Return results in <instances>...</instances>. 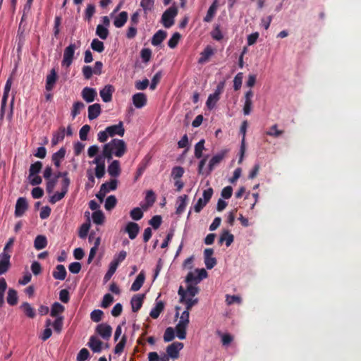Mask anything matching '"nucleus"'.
<instances>
[{
    "mask_svg": "<svg viewBox=\"0 0 361 361\" xmlns=\"http://www.w3.org/2000/svg\"><path fill=\"white\" fill-rule=\"evenodd\" d=\"M104 145H108L109 150L117 157H123L127 151V146L123 140L114 138Z\"/></svg>",
    "mask_w": 361,
    "mask_h": 361,
    "instance_id": "obj_1",
    "label": "nucleus"
},
{
    "mask_svg": "<svg viewBox=\"0 0 361 361\" xmlns=\"http://www.w3.org/2000/svg\"><path fill=\"white\" fill-rule=\"evenodd\" d=\"M178 12L177 7L173 4L163 13L161 22L166 28H169L174 24V18Z\"/></svg>",
    "mask_w": 361,
    "mask_h": 361,
    "instance_id": "obj_2",
    "label": "nucleus"
},
{
    "mask_svg": "<svg viewBox=\"0 0 361 361\" xmlns=\"http://www.w3.org/2000/svg\"><path fill=\"white\" fill-rule=\"evenodd\" d=\"M78 45L75 44H70L65 49L63 52V59L61 62L63 66L69 67L73 61L75 50L77 47L80 46V42H78Z\"/></svg>",
    "mask_w": 361,
    "mask_h": 361,
    "instance_id": "obj_3",
    "label": "nucleus"
},
{
    "mask_svg": "<svg viewBox=\"0 0 361 361\" xmlns=\"http://www.w3.org/2000/svg\"><path fill=\"white\" fill-rule=\"evenodd\" d=\"M195 271L198 273L197 276H195V274L192 271H190L186 277H185V283L188 284H197L199 283L202 280L207 278L208 276V274L207 271L204 269H196Z\"/></svg>",
    "mask_w": 361,
    "mask_h": 361,
    "instance_id": "obj_4",
    "label": "nucleus"
},
{
    "mask_svg": "<svg viewBox=\"0 0 361 361\" xmlns=\"http://www.w3.org/2000/svg\"><path fill=\"white\" fill-rule=\"evenodd\" d=\"M183 343L181 342H173L166 347V355L172 359L179 357V352L183 348Z\"/></svg>",
    "mask_w": 361,
    "mask_h": 361,
    "instance_id": "obj_5",
    "label": "nucleus"
},
{
    "mask_svg": "<svg viewBox=\"0 0 361 361\" xmlns=\"http://www.w3.org/2000/svg\"><path fill=\"white\" fill-rule=\"evenodd\" d=\"M28 209V203L27 199L24 197H19L16 204L15 216L21 217Z\"/></svg>",
    "mask_w": 361,
    "mask_h": 361,
    "instance_id": "obj_6",
    "label": "nucleus"
},
{
    "mask_svg": "<svg viewBox=\"0 0 361 361\" xmlns=\"http://www.w3.org/2000/svg\"><path fill=\"white\" fill-rule=\"evenodd\" d=\"M95 331L103 339L109 340L111 336L112 328L109 324L106 323H102L97 326Z\"/></svg>",
    "mask_w": 361,
    "mask_h": 361,
    "instance_id": "obj_7",
    "label": "nucleus"
},
{
    "mask_svg": "<svg viewBox=\"0 0 361 361\" xmlns=\"http://www.w3.org/2000/svg\"><path fill=\"white\" fill-rule=\"evenodd\" d=\"M228 152V149H223L220 152L217 153L210 159L208 165V171L207 172V176L210 174V173L213 171L214 166L219 164L226 154Z\"/></svg>",
    "mask_w": 361,
    "mask_h": 361,
    "instance_id": "obj_8",
    "label": "nucleus"
},
{
    "mask_svg": "<svg viewBox=\"0 0 361 361\" xmlns=\"http://www.w3.org/2000/svg\"><path fill=\"white\" fill-rule=\"evenodd\" d=\"M106 128V132L109 133L110 137H114L115 135L122 137L125 133L123 121H119L118 124L108 126Z\"/></svg>",
    "mask_w": 361,
    "mask_h": 361,
    "instance_id": "obj_9",
    "label": "nucleus"
},
{
    "mask_svg": "<svg viewBox=\"0 0 361 361\" xmlns=\"http://www.w3.org/2000/svg\"><path fill=\"white\" fill-rule=\"evenodd\" d=\"M247 122L246 121H244L242 123L240 129V133L243 134V138L241 140V145H240V157H239V159H238V164L242 163L243 158H244V154L245 152V133H246V130H247Z\"/></svg>",
    "mask_w": 361,
    "mask_h": 361,
    "instance_id": "obj_10",
    "label": "nucleus"
},
{
    "mask_svg": "<svg viewBox=\"0 0 361 361\" xmlns=\"http://www.w3.org/2000/svg\"><path fill=\"white\" fill-rule=\"evenodd\" d=\"M11 255L8 252H3L0 254V276L7 272L9 269Z\"/></svg>",
    "mask_w": 361,
    "mask_h": 361,
    "instance_id": "obj_11",
    "label": "nucleus"
},
{
    "mask_svg": "<svg viewBox=\"0 0 361 361\" xmlns=\"http://www.w3.org/2000/svg\"><path fill=\"white\" fill-rule=\"evenodd\" d=\"M145 298V294H137L132 297L130 305L133 312H137L142 307Z\"/></svg>",
    "mask_w": 361,
    "mask_h": 361,
    "instance_id": "obj_12",
    "label": "nucleus"
},
{
    "mask_svg": "<svg viewBox=\"0 0 361 361\" xmlns=\"http://www.w3.org/2000/svg\"><path fill=\"white\" fill-rule=\"evenodd\" d=\"M109 175L114 178H117L121 172L120 161L118 160H113L107 167Z\"/></svg>",
    "mask_w": 361,
    "mask_h": 361,
    "instance_id": "obj_13",
    "label": "nucleus"
},
{
    "mask_svg": "<svg viewBox=\"0 0 361 361\" xmlns=\"http://www.w3.org/2000/svg\"><path fill=\"white\" fill-rule=\"evenodd\" d=\"M115 89L112 85H106L99 92L101 98L104 102H109L112 99V94Z\"/></svg>",
    "mask_w": 361,
    "mask_h": 361,
    "instance_id": "obj_14",
    "label": "nucleus"
},
{
    "mask_svg": "<svg viewBox=\"0 0 361 361\" xmlns=\"http://www.w3.org/2000/svg\"><path fill=\"white\" fill-rule=\"evenodd\" d=\"M133 103L137 109H141L147 104V96L145 93L138 92L133 95Z\"/></svg>",
    "mask_w": 361,
    "mask_h": 361,
    "instance_id": "obj_15",
    "label": "nucleus"
},
{
    "mask_svg": "<svg viewBox=\"0 0 361 361\" xmlns=\"http://www.w3.org/2000/svg\"><path fill=\"white\" fill-rule=\"evenodd\" d=\"M102 341L98 339L95 336H92L87 343L89 348L93 353H100L102 350Z\"/></svg>",
    "mask_w": 361,
    "mask_h": 361,
    "instance_id": "obj_16",
    "label": "nucleus"
},
{
    "mask_svg": "<svg viewBox=\"0 0 361 361\" xmlns=\"http://www.w3.org/2000/svg\"><path fill=\"white\" fill-rule=\"evenodd\" d=\"M57 80V73L54 68H52L47 76L45 88L47 91L53 90Z\"/></svg>",
    "mask_w": 361,
    "mask_h": 361,
    "instance_id": "obj_17",
    "label": "nucleus"
},
{
    "mask_svg": "<svg viewBox=\"0 0 361 361\" xmlns=\"http://www.w3.org/2000/svg\"><path fill=\"white\" fill-rule=\"evenodd\" d=\"M140 231L139 225L135 222H128L126 226V231L128 233L129 238L135 239Z\"/></svg>",
    "mask_w": 361,
    "mask_h": 361,
    "instance_id": "obj_18",
    "label": "nucleus"
},
{
    "mask_svg": "<svg viewBox=\"0 0 361 361\" xmlns=\"http://www.w3.org/2000/svg\"><path fill=\"white\" fill-rule=\"evenodd\" d=\"M96 96L97 92L94 88L86 87L82 90V97L87 103L92 102Z\"/></svg>",
    "mask_w": 361,
    "mask_h": 361,
    "instance_id": "obj_19",
    "label": "nucleus"
},
{
    "mask_svg": "<svg viewBox=\"0 0 361 361\" xmlns=\"http://www.w3.org/2000/svg\"><path fill=\"white\" fill-rule=\"evenodd\" d=\"M234 240V235L228 230H223L219 239V244L226 243V247H229Z\"/></svg>",
    "mask_w": 361,
    "mask_h": 361,
    "instance_id": "obj_20",
    "label": "nucleus"
},
{
    "mask_svg": "<svg viewBox=\"0 0 361 361\" xmlns=\"http://www.w3.org/2000/svg\"><path fill=\"white\" fill-rule=\"evenodd\" d=\"M145 280V274L144 271H141L140 274L137 276L135 280L133 283L130 290L131 291H137L139 290L141 287L142 286Z\"/></svg>",
    "mask_w": 361,
    "mask_h": 361,
    "instance_id": "obj_21",
    "label": "nucleus"
},
{
    "mask_svg": "<svg viewBox=\"0 0 361 361\" xmlns=\"http://www.w3.org/2000/svg\"><path fill=\"white\" fill-rule=\"evenodd\" d=\"M68 187L61 185V192H56L53 195L49 197V202L52 204L62 200L68 191Z\"/></svg>",
    "mask_w": 361,
    "mask_h": 361,
    "instance_id": "obj_22",
    "label": "nucleus"
},
{
    "mask_svg": "<svg viewBox=\"0 0 361 361\" xmlns=\"http://www.w3.org/2000/svg\"><path fill=\"white\" fill-rule=\"evenodd\" d=\"M101 106L99 104H94L88 106V118L94 120L97 118L101 114Z\"/></svg>",
    "mask_w": 361,
    "mask_h": 361,
    "instance_id": "obj_23",
    "label": "nucleus"
},
{
    "mask_svg": "<svg viewBox=\"0 0 361 361\" xmlns=\"http://www.w3.org/2000/svg\"><path fill=\"white\" fill-rule=\"evenodd\" d=\"M66 152V149L64 147H61L56 152L52 154L51 160L57 168L61 166V161L64 159Z\"/></svg>",
    "mask_w": 361,
    "mask_h": 361,
    "instance_id": "obj_24",
    "label": "nucleus"
},
{
    "mask_svg": "<svg viewBox=\"0 0 361 361\" xmlns=\"http://www.w3.org/2000/svg\"><path fill=\"white\" fill-rule=\"evenodd\" d=\"M167 32L163 30H158L152 37L151 43L154 46H159L166 39Z\"/></svg>",
    "mask_w": 361,
    "mask_h": 361,
    "instance_id": "obj_25",
    "label": "nucleus"
},
{
    "mask_svg": "<svg viewBox=\"0 0 361 361\" xmlns=\"http://www.w3.org/2000/svg\"><path fill=\"white\" fill-rule=\"evenodd\" d=\"M164 309V302L161 300H156L155 306L151 310L149 315L153 319H157L159 317L161 312Z\"/></svg>",
    "mask_w": 361,
    "mask_h": 361,
    "instance_id": "obj_26",
    "label": "nucleus"
},
{
    "mask_svg": "<svg viewBox=\"0 0 361 361\" xmlns=\"http://www.w3.org/2000/svg\"><path fill=\"white\" fill-rule=\"evenodd\" d=\"M128 15L126 11H121L114 20V25L116 27H122L128 20Z\"/></svg>",
    "mask_w": 361,
    "mask_h": 361,
    "instance_id": "obj_27",
    "label": "nucleus"
},
{
    "mask_svg": "<svg viewBox=\"0 0 361 361\" xmlns=\"http://www.w3.org/2000/svg\"><path fill=\"white\" fill-rule=\"evenodd\" d=\"M66 129L64 127H60L56 132L53 133L51 138V145H56L59 142L62 141L65 137Z\"/></svg>",
    "mask_w": 361,
    "mask_h": 361,
    "instance_id": "obj_28",
    "label": "nucleus"
},
{
    "mask_svg": "<svg viewBox=\"0 0 361 361\" xmlns=\"http://www.w3.org/2000/svg\"><path fill=\"white\" fill-rule=\"evenodd\" d=\"M67 275L65 267L63 264H58L56 267V270L53 272V277L55 279L63 281L66 279Z\"/></svg>",
    "mask_w": 361,
    "mask_h": 361,
    "instance_id": "obj_29",
    "label": "nucleus"
},
{
    "mask_svg": "<svg viewBox=\"0 0 361 361\" xmlns=\"http://www.w3.org/2000/svg\"><path fill=\"white\" fill-rule=\"evenodd\" d=\"M217 3L218 0H214L212 4L209 6L207 13L203 19L204 22L209 23L212 20L217 10Z\"/></svg>",
    "mask_w": 361,
    "mask_h": 361,
    "instance_id": "obj_30",
    "label": "nucleus"
},
{
    "mask_svg": "<svg viewBox=\"0 0 361 361\" xmlns=\"http://www.w3.org/2000/svg\"><path fill=\"white\" fill-rule=\"evenodd\" d=\"M47 245V240L45 235H38L34 240V247L36 250H40Z\"/></svg>",
    "mask_w": 361,
    "mask_h": 361,
    "instance_id": "obj_31",
    "label": "nucleus"
},
{
    "mask_svg": "<svg viewBox=\"0 0 361 361\" xmlns=\"http://www.w3.org/2000/svg\"><path fill=\"white\" fill-rule=\"evenodd\" d=\"M188 199V196L187 195H183L179 196L177 199L178 207H176V213L177 214H180L185 210V208L187 204V200Z\"/></svg>",
    "mask_w": 361,
    "mask_h": 361,
    "instance_id": "obj_32",
    "label": "nucleus"
},
{
    "mask_svg": "<svg viewBox=\"0 0 361 361\" xmlns=\"http://www.w3.org/2000/svg\"><path fill=\"white\" fill-rule=\"evenodd\" d=\"M65 310V307L63 305H62L59 302H55L52 304L50 311V315L52 317H57L59 315H58L60 313L63 312Z\"/></svg>",
    "mask_w": 361,
    "mask_h": 361,
    "instance_id": "obj_33",
    "label": "nucleus"
},
{
    "mask_svg": "<svg viewBox=\"0 0 361 361\" xmlns=\"http://www.w3.org/2000/svg\"><path fill=\"white\" fill-rule=\"evenodd\" d=\"M155 0H141L140 6L142 7L145 16L152 11L154 6Z\"/></svg>",
    "mask_w": 361,
    "mask_h": 361,
    "instance_id": "obj_34",
    "label": "nucleus"
},
{
    "mask_svg": "<svg viewBox=\"0 0 361 361\" xmlns=\"http://www.w3.org/2000/svg\"><path fill=\"white\" fill-rule=\"evenodd\" d=\"M214 54V51L210 47H207L200 54V57L198 60L199 63H204L208 61L210 56Z\"/></svg>",
    "mask_w": 361,
    "mask_h": 361,
    "instance_id": "obj_35",
    "label": "nucleus"
},
{
    "mask_svg": "<svg viewBox=\"0 0 361 361\" xmlns=\"http://www.w3.org/2000/svg\"><path fill=\"white\" fill-rule=\"evenodd\" d=\"M20 308L23 310V312L25 314L27 317L29 318H34L35 317V310L30 303L25 302H23Z\"/></svg>",
    "mask_w": 361,
    "mask_h": 361,
    "instance_id": "obj_36",
    "label": "nucleus"
},
{
    "mask_svg": "<svg viewBox=\"0 0 361 361\" xmlns=\"http://www.w3.org/2000/svg\"><path fill=\"white\" fill-rule=\"evenodd\" d=\"M93 222L97 225H102L104 222L105 216L102 210H97L92 214Z\"/></svg>",
    "mask_w": 361,
    "mask_h": 361,
    "instance_id": "obj_37",
    "label": "nucleus"
},
{
    "mask_svg": "<svg viewBox=\"0 0 361 361\" xmlns=\"http://www.w3.org/2000/svg\"><path fill=\"white\" fill-rule=\"evenodd\" d=\"M156 200L155 193L152 190H148L145 196L146 205L142 206V208L147 209L152 207Z\"/></svg>",
    "mask_w": 361,
    "mask_h": 361,
    "instance_id": "obj_38",
    "label": "nucleus"
},
{
    "mask_svg": "<svg viewBox=\"0 0 361 361\" xmlns=\"http://www.w3.org/2000/svg\"><path fill=\"white\" fill-rule=\"evenodd\" d=\"M96 35L102 39H106L109 35V31L106 26L101 24L98 25L96 28Z\"/></svg>",
    "mask_w": 361,
    "mask_h": 361,
    "instance_id": "obj_39",
    "label": "nucleus"
},
{
    "mask_svg": "<svg viewBox=\"0 0 361 361\" xmlns=\"http://www.w3.org/2000/svg\"><path fill=\"white\" fill-rule=\"evenodd\" d=\"M42 166V163L39 161H37L34 164H32L29 169L30 177L38 174L41 171Z\"/></svg>",
    "mask_w": 361,
    "mask_h": 361,
    "instance_id": "obj_40",
    "label": "nucleus"
},
{
    "mask_svg": "<svg viewBox=\"0 0 361 361\" xmlns=\"http://www.w3.org/2000/svg\"><path fill=\"white\" fill-rule=\"evenodd\" d=\"M7 302L10 305H15L18 302V293L17 291L13 288H10L8 291Z\"/></svg>",
    "mask_w": 361,
    "mask_h": 361,
    "instance_id": "obj_41",
    "label": "nucleus"
},
{
    "mask_svg": "<svg viewBox=\"0 0 361 361\" xmlns=\"http://www.w3.org/2000/svg\"><path fill=\"white\" fill-rule=\"evenodd\" d=\"M117 204V199L115 195H109L107 197L105 201L104 207L106 210L111 211L112 210Z\"/></svg>",
    "mask_w": 361,
    "mask_h": 361,
    "instance_id": "obj_42",
    "label": "nucleus"
},
{
    "mask_svg": "<svg viewBox=\"0 0 361 361\" xmlns=\"http://www.w3.org/2000/svg\"><path fill=\"white\" fill-rule=\"evenodd\" d=\"M204 140L201 139L196 145H195V157L197 159H200L202 157V152L204 149Z\"/></svg>",
    "mask_w": 361,
    "mask_h": 361,
    "instance_id": "obj_43",
    "label": "nucleus"
},
{
    "mask_svg": "<svg viewBox=\"0 0 361 361\" xmlns=\"http://www.w3.org/2000/svg\"><path fill=\"white\" fill-rule=\"evenodd\" d=\"M63 316H59L52 323V326L57 334H60L63 329Z\"/></svg>",
    "mask_w": 361,
    "mask_h": 361,
    "instance_id": "obj_44",
    "label": "nucleus"
},
{
    "mask_svg": "<svg viewBox=\"0 0 361 361\" xmlns=\"http://www.w3.org/2000/svg\"><path fill=\"white\" fill-rule=\"evenodd\" d=\"M90 228V220L88 219V221L82 224L80 227L78 235L80 238H85L87 235L88 231Z\"/></svg>",
    "mask_w": 361,
    "mask_h": 361,
    "instance_id": "obj_45",
    "label": "nucleus"
},
{
    "mask_svg": "<svg viewBox=\"0 0 361 361\" xmlns=\"http://www.w3.org/2000/svg\"><path fill=\"white\" fill-rule=\"evenodd\" d=\"M91 48L98 53H102L104 50V45L102 41L95 38L91 42Z\"/></svg>",
    "mask_w": 361,
    "mask_h": 361,
    "instance_id": "obj_46",
    "label": "nucleus"
},
{
    "mask_svg": "<svg viewBox=\"0 0 361 361\" xmlns=\"http://www.w3.org/2000/svg\"><path fill=\"white\" fill-rule=\"evenodd\" d=\"M181 37V35L179 32H174L172 37L168 41V46L171 49H174L177 47L178 42Z\"/></svg>",
    "mask_w": 361,
    "mask_h": 361,
    "instance_id": "obj_47",
    "label": "nucleus"
},
{
    "mask_svg": "<svg viewBox=\"0 0 361 361\" xmlns=\"http://www.w3.org/2000/svg\"><path fill=\"white\" fill-rule=\"evenodd\" d=\"M184 171L183 167L180 166H174L171 170V176L174 180L180 179L184 174Z\"/></svg>",
    "mask_w": 361,
    "mask_h": 361,
    "instance_id": "obj_48",
    "label": "nucleus"
},
{
    "mask_svg": "<svg viewBox=\"0 0 361 361\" xmlns=\"http://www.w3.org/2000/svg\"><path fill=\"white\" fill-rule=\"evenodd\" d=\"M188 326H182L180 324H177L176 326V336L180 339L183 340L186 338V329Z\"/></svg>",
    "mask_w": 361,
    "mask_h": 361,
    "instance_id": "obj_49",
    "label": "nucleus"
},
{
    "mask_svg": "<svg viewBox=\"0 0 361 361\" xmlns=\"http://www.w3.org/2000/svg\"><path fill=\"white\" fill-rule=\"evenodd\" d=\"M130 216L132 219L139 221L142 218L143 212L140 207H135L130 211Z\"/></svg>",
    "mask_w": 361,
    "mask_h": 361,
    "instance_id": "obj_50",
    "label": "nucleus"
},
{
    "mask_svg": "<svg viewBox=\"0 0 361 361\" xmlns=\"http://www.w3.org/2000/svg\"><path fill=\"white\" fill-rule=\"evenodd\" d=\"M219 100V97H215L214 94H210L207 98V100L206 102L207 107L212 110L214 108L216 102Z\"/></svg>",
    "mask_w": 361,
    "mask_h": 361,
    "instance_id": "obj_51",
    "label": "nucleus"
},
{
    "mask_svg": "<svg viewBox=\"0 0 361 361\" xmlns=\"http://www.w3.org/2000/svg\"><path fill=\"white\" fill-rule=\"evenodd\" d=\"M162 222V218L160 215H155L149 221V224L152 226L154 229H158Z\"/></svg>",
    "mask_w": 361,
    "mask_h": 361,
    "instance_id": "obj_52",
    "label": "nucleus"
},
{
    "mask_svg": "<svg viewBox=\"0 0 361 361\" xmlns=\"http://www.w3.org/2000/svg\"><path fill=\"white\" fill-rule=\"evenodd\" d=\"M175 338V332L174 329L172 327H168L166 329L164 334V342H170L173 341Z\"/></svg>",
    "mask_w": 361,
    "mask_h": 361,
    "instance_id": "obj_53",
    "label": "nucleus"
},
{
    "mask_svg": "<svg viewBox=\"0 0 361 361\" xmlns=\"http://www.w3.org/2000/svg\"><path fill=\"white\" fill-rule=\"evenodd\" d=\"M126 341H127V337L126 335H123L122 336L121 341H119V343H117L114 348V353L116 354H121L123 352L124 347L126 345Z\"/></svg>",
    "mask_w": 361,
    "mask_h": 361,
    "instance_id": "obj_54",
    "label": "nucleus"
},
{
    "mask_svg": "<svg viewBox=\"0 0 361 361\" xmlns=\"http://www.w3.org/2000/svg\"><path fill=\"white\" fill-rule=\"evenodd\" d=\"M95 13V6L92 4H90L87 6L85 11V19L90 20Z\"/></svg>",
    "mask_w": 361,
    "mask_h": 361,
    "instance_id": "obj_55",
    "label": "nucleus"
},
{
    "mask_svg": "<svg viewBox=\"0 0 361 361\" xmlns=\"http://www.w3.org/2000/svg\"><path fill=\"white\" fill-rule=\"evenodd\" d=\"M84 107L85 104L82 102H74L71 111L72 117L75 118L77 115H78L80 114V109H83Z\"/></svg>",
    "mask_w": 361,
    "mask_h": 361,
    "instance_id": "obj_56",
    "label": "nucleus"
},
{
    "mask_svg": "<svg viewBox=\"0 0 361 361\" xmlns=\"http://www.w3.org/2000/svg\"><path fill=\"white\" fill-rule=\"evenodd\" d=\"M114 302V297L110 293H106L104 295L101 302L102 308H107Z\"/></svg>",
    "mask_w": 361,
    "mask_h": 361,
    "instance_id": "obj_57",
    "label": "nucleus"
},
{
    "mask_svg": "<svg viewBox=\"0 0 361 361\" xmlns=\"http://www.w3.org/2000/svg\"><path fill=\"white\" fill-rule=\"evenodd\" d=\"M118 266H116V263L111 262L109 264V269L107 272L105 274L104 280L105 282L108 281L111 277L113 276V274L115 273Z\"/></svg>",
    "mask_w": 361,
    "mask_h": 361,
    "instance_id": "obj_58",
    "label": "nucleus"
},
{
    "mask_svg": "<svg viewBox=\"0 0 361 361\" xmlns=\"http://www.w3.org/2000/svg\"><path fill=\"white\" fill-rule=\"evenodd\" d=\"M103 314L104 312L101 310H94L90 314V318L94 322H99L102 319Z\"/></svg>",
    "mask_w": 361,
    "mask_h": 361,
    "instance_id": "obj_59",
    "label": "nucleus"
},
{
    "mask_svg": "<svg viewBox=\"0 0 361 361\" xmlns=\"http://www.w3.org/2000/svg\"><path fill=\"white\" fill-rule=\"evenodd\" d=\"M91 128L89 125H84L79 131V136L81 140L85 141L87 140V135Z\"/></svg>",
    "mask_w": 361,
    "mask_h": 361,
    "instance_id": "obj_60",
    "label": "nucleus"
},
{
    "mask_svg": "<svg viewBox=\"0 0 361 361\" xmlns=\"http://www.w3.org/2000/svg\"><path fill=\"white\" fill-rule=\"evenodd\" d=\"M140 56L144 63L149 61L152 56V51L148 48H144L140 51Z\"/></svg>",
    "mask_w": 361,
    "mask_h": 361,
    "instance_id": "obj_61",
    "label": "nucleus"
},
{
    "mask_svg": "<svg viewBox=\"0 0 361 361\" xmlns=\"http://www.w3.org/2000/svg\"><path fill=\"white\" fill-rule=\"evenodd\" d=\"M211 36L216 41H220L223 39L224 36L222 35V32L220 30V27L219 25H217L212 31Z\"/></svg>",
    "mask_w": 361,
    "mask_h": 361,
    "instance_id": "obj_62",
    "label": "nucleus"
},
{
    "mask_svg": "<svg viewBox=\"0 0 361 361\" xmlns=\"http://www.w3.org/2000/svg\"><path fill=\"white\" fill-rule=\"evenodd\" d=\"M277 127H278L277 124L273 125L271 127L270 130L267 132V135H268L269 136L274 137H278L280 135H281L283 134V131L278 130Z\"/></svg>",
    "mask_w": 361,
    "mask_h": 361,
    "instance_id": "obj_63",
    "label": "nucleus"
},
{
    "mask_svg": "<svg viewBox=\"0 0 361 361\" xmlns=\"http://www.w3.org/2000/svg\"><path fill=\"white\" fill-rule=\"evenodd\" d=\"M90 356V353L87 349L82 348L81 349L78 354L77 355V361H85Z\"/></svg>",
    "mask_w": 361,
    "mask_h": 361,
    "instance_id": "obj_64",
    "label": "nucleus"
}]
</instances>
